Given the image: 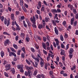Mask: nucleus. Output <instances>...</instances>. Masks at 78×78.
<instances>
[{"instance_id":"obj_1","label":"nucleus","mask_w":78,"mask_h":78,"mask_svg":"<svg viewBox=\"0 0 78 78\" xmlns=\"http://www.w3.org/2000/svg\"><path fill=\"white\" fill-rule=\"evenodd\" d=\"M30 21L32 22L33 24H32V26L34 28H37V26L36 25V18L34 16H33V19L32 18H30Z\"/></svg>"},{"instance_id":"obj_2","label":"nucleus","mask_w":78,"mask_h":78,"mask_svg":"<svg viewBox=\"0 0 78 78\" xmlns=\"http://www.w3.org/2000/svg\"><path fill=\"white\" fill-rule=\"evenodd\" d=\"M37 8L38 9H40L42 6V3L41 1L38 2V4H36Z\"/></svg>"},{"instance_id":"obj_3","label":"nucleus","mask_w":78,"mask_h":78,"mask_svg":"<svg viewBox=\"0 0 78 78\" xmlns=\"http://www.w3.org/2000/svg\"><path fill=\"white\" fill-rule=\"evenodd\" d=\"M4 23L5 25H6V24L7 27H8L9 25V23H10V20H7L5 18L4 20Z\"/></svg>"},{"instance_id":"obj_4","label":"nucleus","mask_w":78,"mask_h":78,"mask_svg":"<svg viewBox=\"0 0 78 78\" xmlns=\"http://www.w3.org/2000/svg\"><path fill=\"white\" fill-rule=\"evenodd\" d=\"M5 70L6 71H7V70H10L11 68V66L10 64H7L5 65Z\"/></svg>"},{"instance_id":"obj_5","label":"nucleus","mask_w":78,"mask_h":78,"mask_svg":"<svg viewBox=\"0 0 78 78\" xmlns=\"http://www.w3.org/2000/svg\"><path fill=\"white\" fill-rule=\"evenodd\" d=\"M28 76L30 78H31L32 76H33V73L31 72V71H28Z\"/></svg>"},{"instance_id":"obj_6","label":"nucleus","mask_w":78,"mask_h":78,"mask_svg":"<svg viewBox=\"0 0 78 78\" xmlns=\"http://www.w3.org/2000/svg\"><path fill=\"white\" fill-rule=\"evenodd\" d=\"M26 22L28 24V27H30L31 26V23L30 22L28 18H26Z\"/></svg>"},{"instance_id":"obj_7","label":"nucleus","mask_w":78,"mask_h":78,"mask_svg":"<svg viewBox=\"0 0 78 78\" xmlns=\"http://www.w3.org/2000/svg\"><path fill=\"white\" fill-rule=\"evenodd\" d=\"M9 40L7 39L4 42V45L5 46L7 45L8 44H9Z\"/></svg>"},{"instance_id":"obj_8","label":"nucleus","mask_w":78,"mask_h":78,"mask_svg":"<svg viewBox=\"0 0 78 78\" xmlns=\"http://www.w3.org/2000/svg\"><path fill=\"white\" fill-rule=\"evenodd\" d=\"M45 27L43 25L41 24H39L38 26V28L39 29H42V28H44Z\"/></svg>"},{"instance_id":"obj_9","label":"nucleus","mask_w":78,"mask_h":78,"mask_svg":"<svg viewBox=\"0 0 78 78\" xmlns=\"http://www.w3.org/2000/svg\"><path fill=\"white\" fill-rule=\"evenodd\" d=\"M42 45L43 46V48H44V50H47V48H46L47 47V46H46V44H45L44 43H42Z\"/></svg>"},{"instance_id":"obj_10","label":"nucleus","mask_w":78,"mask_h":78,"mask_svg":"<svg viewBox=\"0 0 78 78\" xmlns=\"http://www.w3.org/2000/svg\"><path fill=\"white\" fill-rule=\"evenodd\" d=\"M55 33L57 35H58V33H59V32L58 31V30L57 29V28L56 27H55Z\"/></svg>"},{"instance_id":"obj_11","label":"nucleus","mask_w":78,"mask_h":78,"mask_svg":"<svg viewBox=\"0 0 78 78\" xmlns=\"http://www.w3.org/2000/svg\"><path fill=\"white\" fill-rule=\"evenodd\" d=\"M11 19L12 20H14V14L13 13L11 14L10 15Z\"/></svg>"},{"instance_id":"obj_12","label":"nucleus","mask_w":78,"mask_h":78,"mask_svg":"<svg viewBox=\"0 0 78 78\" xmlns=\"http://www.w3.org/2000/svg\"><path fill=\"white\" fill-rule=\"evenodd\" d=\"M73 51H74V50H73V48H71L70 49V50L69 51V54H73Z\"/></svg>"},{"instance_id":"obj_13","label":"nucleus","mask_w":78,"mask_h":78,"mask_svg":"<svg viewBox=\"0 0 78 78\" xmlns=\"http://www.w3.org/2000/svg\"><path fill=\"white\" fill-rule=\"evenodd\" d=\"M26 69L27 70L28 72V71H31V68L28 66H26Z\"/></svg>"},{"instance_id":"obj_14","label":"nucleus","mask_w":78,"mask_h":78,"mask_svg":"<svg viewBox=\"0 0 78 78\" xmlns=\"http://www.w3.org/2000/svg\"><path fill=\"white\" fill-rule=\"evenodd\" d=\"M40 64L41 65V67H42L44 66V61H41L40 62Z\"/></svg>"},{"instance_id":"obj_15","label":"nucleus","mask_w":78,"mask_h":78,"mask_svg":"<svg viewBox=\"0 0 78 78\" xmlns=\"http://www.w3.org/2000/svg\"><path fill=\"white\" fill-rule=\"evenodd\" d=\"M74 18H72L71 19V25H73V23L74 22Z\"/></svg>"},{"instance_id":"obj_16","label":"nucleus","mask_w":78,"mask_h":78,"mask_svg":"<svg viewBox=\"0 0 78 78\" xmlns=\"http://www.w3.org/2000/svg\"><path fill=\"white\" fill-rule=\"evenodd\" d=\"M20 4L21 6H22L23 5V0H20Z\"/></svg>"},{"instance_id":"obj_17","label":"nucleus","mask_w":78,"mask_h":78,"mask_svg":"<svg viewBox=\"0 0 78 78\" xmlns=\"http://www.w3.org/2000/svg\"><path fill=\"white\" fill-rule=\"evenodd\" d=\"M38 72V71L37 69H35L34 71V73H33L34 75V76H36L37 75V72Z\"/></svg>"},{"instance_id":"obj_18","label":"nucleus","mask_w":78,"mask_h":78,"mask_svg":"<svg viewBox=\"0 0 78 78\" xmlns=\"http://www.w3.org/2000/svg\"><path fill=\"white\" fill-rule=\"evenodd\" d=\"M45 20L46 22H48L50 20V18L46 17L45 18Z\"/></svg>"},{"instance_id":"obj_19","label":"nucleus","mask_w":78,"mask_h":78,"mask_svg":"<svg viewBox=\"0 0 78 78\" xmlns=\"http://www.w3.org/2000/svg\"><path fill=\"white\" fill-rule=\"evenodd\" d=\"M1 57L2 58H3V56H4V55H5V54L4 53V52L3 51H1Z\"/></svg>"},{"instance_id":"obj_20","label":"nucleus","mask_w":78,"mask_h":78,"mask_svg":"<svg viewBox=\"0 0 78 78\" xmlns=\"http://www.w3.org/2000/svg\"><path fill=\"white\" fill-rule=\"evenodd\" d=\"M3 11H4V10L3 9H0V17H1V15L2 14V12H3Z\"/></svg>"},{"instance_id":"obj_21","label":"nucleus","mask_w":78,"mask_h":78,"mask_svg":"<svg viewBox=\"0 0 78 78\" xmlns=\"http://www.w3.org/2000/svg\"><path fill=\"white\" fill-rule=\"evenodd\" d=\"M23 24L24 27L26 28H27V27H28V25H27V24H26V23H25V20H23Z\"/></svg>"},{"instance_id":"obj_22","label":"nucleus","mask_w":78,"mask_h":78,"mask_svg":"<svg viewBox=\"0 0 78 78\" xmlns=\"http://www.w3.org/2000/svg\"><path fill=\"white\" fill-rule=\"evenodd\" d=\"M66 24H67V22H66V21H64L63 22L62 25H63L64 27H66Z\"/></svg>"},{"instance_id":"obj_23","label":"nucleus","mask_w":78,"mask_h":78,"mask_svg":"<svg viewBox=\"0 0 78 78\" xmlns=\"http://www.w3.org/2000/svg\"><path fill=\"white\" fill-rule=\"evenodd\" d=\"M53 25H55V26H56V21H54V20H52Z\"/></svg>"},{"instance_id":"obj_24","label":"nucleus","mask_w":78,"mask_h":78,"mask_svg":"<svg viewBox=\"0 0 78 78\" xmlns=\"http://www.w3.org/2000/svg\"><path fill=\"white\" fill-rule=\"evenodd\" d=\"M60 40L61 41H64V37H63V36L62 34L60 35Z\"/></svg>"},{"instance_id":"obj_25","label":"nucleus","mask_w":78,"mask_h":78,"mask_svg":"<svg viewBox=\"0 0 78 78\" xmlns=\"http://www.w3.org/2000/svg\"><path fill=\"white\" fill-rule=\"evenodd\" d=\"M21 50L24 52V53L25 54L26 53V52H25V47H23V48H21Z\"/></svg>"},{"instance_id":"obj_26","label":"nucleus","mask_w":78,"mask_h":78,"mask_svg":"<svg viewBox=\"0 0 78 78\" xmlns=\"http://www.w3.org/2000/svg\"><path fill=\"white\" fill-rule=\"evenodd\" d=\"M22 51V50H19L17 52V54L18 55H20V52Z\"/></svg>"},{"instance_id":"obj_27","label":"nucleus","mask_w":78,"mask_h":78,"mask_svg":"<svg viewBox=\"0 0 78 78\" xmlns=\"http://www.w3.org/2000/svg\"><path fill=\"white\" fill-rule=\"evenodd\" d=\"M17 67L18 69H21V67H23L22 66H20V65H18L17 66Z\"/></svg>"},{"instance_id":"obj_28","label":"nucleus","mask_w":78,"mask_h":78,"mask_svg":"<svg viewBox=\"0 0 78 78\" xmlns=\"http://www.w3.org/2000/svg\"><path fill=\"white\" fill-rule=\"evenodd\" d=\"M35 61H36L37 62H39V61L40 60V58H35Z\"/></svg>"},{"instance_id":"obj_29","label":"nucleus","mask_w":78,"mask_h":78,"mask_svg":"<svg viewBox=\"0 0 78 78\" xmlns=\"http://www.w3.org/2000/svg\"><path fill=\"white\" fill-rule=\"evenodd\" d=\"M34 62L35 64V66H34L35 67H37V66H38V62H37L35 61Z\"/></svg>"},{"instance_id":"obj_30","label":"nucleus","mask_w":78,"mask_h":78,"mask_svg":"<svg viewBox=\"0 0 78 78\" xmlns=\"http://www.w3.org/2000/svg\"><path fill=\"white\" fill-rule=\"evenodd\" d=\"M42 23H43V25L45 27V24H46V23H45V20H42Z\"/></svg>"},{"instance_id":"obj_31","label":"nucleus","mask_w":78,"mask_h":78,"mask_svg":"<svg viewBox=\"0 0 78 78\" xmlns=\"http://www.w3.org/2000/svg\"><path fill=\"white\" fill-rule=\"evenodd\" d=\"M69 44H67L66 46V49H65V50H67L68 49H69Z\"/></svg>"},{"instance_id":"obj_32","label":"nucleus","mask_w":78,"mask_h":78,"mask_svg":"<svg viewBox=\"0 0 78 78\" xmlns=\"http://www.w3.org/2000/svg\"><path fill=\"white\" fill-rule=\"evenodd\" d=\"M30 38L29 37H26V41L27 42H29V41H30Z\"/></svg>"},{"instance_id":"obj_33","label":"nucleus","mask_w":78,"mask_h":78,"mask_svg":"<svg viewBox=\"0 0 78 78\" xmlns=\"http://www.w3.org/2000/svg\"><path fill=\"white\" fill-rule=\"evenodd\" d=\"M4 75H5V76L6 77H9V76L8 75V73H6V72H4Z\"/></svg>"},{"instance_id":"obj_34","label":"nucleus","mask_w":78,"mask_h":78,"mask_svg":"<svg viewBox=\"0 0 78 78\" xmlns=\"http://www.w3.org/2000/svg\"><path fill=\"white\" fill-rule=\"evenodd\" d=\"M50 54H48V56H47V61H48L50 60Z\"/></svg>"},{"instance_id":"obj_35","label":"nucleus","mask_w":78,"mask_h":78,"mask_svg":"<svg viewBox=\"0 0 78 78\" xmlns=\"http://www.w3.org/2000/svg\"><path fill=\"white\" fill-rule=\"evenodd\" d=\"M3 34H5V35H8V36H10V34L6 32L5 31L3 33Z\"/></svg>"},{"instance_id":"obj_36","label":"nucleus","mask_w":78,"mask_h":78,"mask_svg":"<svg viewBox=\"0 0 78 78\" xmlns=\"http://www.w3.org/2000/svg\"><path fill=\"white\" fill-rule=\"evenodd\" d=\"M15 14L16 16H18L20 14V12L19 11H17L15 12Z\"/></svg>"},{"instance_id":"obj_37","label":"nucleus","mask_w":78,"mask_h":78,"mask_svg":"<svg viewBox=\"0 0 78 78\" xmlns=\"http://www.w3.org/2000/svg\"><path fill=\"white\" fill-rule=\"evenodd\" d=\"M13 47H14V48H15V49H16V50L17 49V48H18L17 47V46L16 44H13Z\"/></svg>"},{"instance_id":"obj_38","label":"nucleus","mask_w":78,"mask_h":78,"mask_svg":"<svg viewBox=\"0 0 78 78\" xmlns=\"http://www.w3.org/2000/svg\"><path fill=\"white\" fill-rule=\"evenodd\" d=\"M76 69V66L74 65L73 66V67L71 68V70L72 71H73V70H74V69Z\"/></svg>"},{"instance_id":"obj_39","label":"nucleus","mask_w":78,"mask_h":78,"mask_svg":"<svg viewBox=\"0 0 78 78\" xmlns=\"http://www.w3.org/2000/svg\"><path fill=\"white\" fill-rule=\"evenodd\" d=\"M20 72H21V73H23V72H24V71L23 70V67H21V68H20Z\"/></svg>"},{"instance_id":"obj_40","label":"nucleus","mask_w":78,"mask_h":78,"mask_svg":"<svg viewBox=\"0 0 78 78\" xmlns=\"http://www.w3.org/2000/svg\"><path fill=\"white\" fill-rule=\"evenodd\" d=\"M10 49L11 50H12V51L15 52V53H16V51H15V50H14V49H13L12 48H10Z\"/></svg>"},{"instance_id":"obj_41","label":"nucleus","mask_w":78,"mask_h":78,"mask_svg":"<svg viewBox=\"0 0 78 78\" xmlns=\"http://www.w3.org/2000/svg\"><path fill=\"white\" fill-rule=\"evenodd\" d=\"M11 71H12V73H13V74H14V73H15V69H14V68H13L11 70Z\"/></svg>"},{"instance_id":"obj_42","label":"nucleus","mask_w":78,"mask_h":78,"mask_svg":"<svg viewBox=\"0 0 78 78\" xmlns=\"http://www.w3.org/2000/svg\"><path fill=\"white\" fill-rule=\"evenodd\" d=\"M57 13H60L61 12V10L59 9H57Z\"/></svg>"},{"instance_id":"obj_43","label":"nucleus","mask_w":78,"mask_h":78,"mask_svg":"<svg viewBox=\"0 0 78 78\" xmlns=\"http://www.w3.org/2000/svg\"><path fill=\"white\" fill-rule=\"evenodd\" d=\"M13 52H9V56L10 57L11 56H13Z\"/></svg>"},{"instance_id":"obj_44","label":"nucleus","mask_w":78,"mask_h":78,"mask_svg":"<svg viewBox=\"0 0 78 78\" xmlns=\"http://www.w3.org/2000/svg\"><path fill=\"white\" fill-rule=\"evenodd\" d=\"M26 62L28 64H29V65H30V64H31V63H30V61H29L27 59L26 60Z\"/></svg>"},{"instance_id":"obj_45","label":"nucleus","mask_w":78,"mask_h":78,"mask_svg":"<svg viewBox=\"0 0 78 78\" xmlns=\"http://www.w3.org/2000/svg\"><path fill=\"white\" fill-rule=\"evenodd\" d=\"M8 9L9 12H11V11H12V8H11L9 7H8Z\"/></svg>"},{"instance_id":"obj_46","label":"nucleus","mask_w":78,"mask_h":78,"mask_svg":"<svg viewBox=\"0 0 78 78\" xmlns=\"http://www.w3.org/2000/svg\"><path fill=\"white\" fill-rule=\"evenodd\" d=\"M21 56L22 58H25V54H24V53H23L21 54Z\"/></svg>"},{"instance_id":"obj_47","label":"nucleus","mask_w":78,"mask_h":78,"mask_svg":"<svg viewBox=\"0 0 78 78\" xmlns=\"http://www.w3.org/2000/svg\"><path fill=\"white\" fill-rule=\"evenodd\" d=\"M76 25H77V21H75L73 23L74 26L76 27Z\"/></svg>"},{"instance_id":"obj_48","label":"nucleus","mask_w":78,"mask_h":78,"mask_svg":"<svg viewBox=\"0 0 78 78\" xmlns=\"http://www.w3.org/2000/svg\"><path fill=\"white\" fill-rule=\"evenodd\" d=\"M35 18L36 20H38L39 19V16L37 14L35 15Z\"/></svg>"},{"instance_id":"obj_49","label":"nucleus","mask_w":78,"mask_h":78,"mask_svg":"<svg viewBox=\"0 0 78 78\" xmlns=\"http://www.w3.org/2000/svg\"><path fill=\"white\" fill-rule=\"evenodd\" d=\"M16 30L20 31V27H16Z\"/></svg>"},{"instance_id":"obj_50","label":"nucleus","mask_w":78,"mask_h":78,"mask_svg":"<svg viewBox=\"0 0 78 78\" xmlns=\"http://www.w3.org/2000/svg\"><path fill=\"white\" fill-rule=\"evenodd\" d=\"M24 75L26 76H27L28 75V72H27V71H25V72Z\"/></svg>"},{"instance_id":"obj_51","label":"nucleus","mask_w":78,"mask_h":78,"mask_svg":"<svg viewBox=\"0 0 78 78\" xmlns=\"http://www.w3.org/2000/svg\"><path fill=\"white\" fill-rule=\"evenodd\" d=\"M45 10V8L44 7H42L41 9V11L42 12H44V10Z\"/></svg>"},{"instance_id":"obj_52","label":"nucleus","mask_w":78,"mask_h":78,"mask_svg":"<svg viewBox=\"0 0 78 78\" xmlns=\"http://www.w3.org/2000/svg\"><path fill=\"white\" fill-rule=\"evenodd\" d=\"M37 14H39V15H41V11H40V10H37Z\"/></svg>"},{"instance_id":"obj_53","label":"nucleus","mask_w":78,"mask_h":78,"mask_svg":"<svg viewBox=\"0 0 78 78\" xmlns=\"http://www.w3.org/2000/svg\"><path fill=\"white\" fill-rule=\"evenodd\" d=\"M69 58H70V59H72V57H73V55L70 54L69 55Z\"/></svg>"},{"instance_id":"obj_54","label":"nucleus","mask_w":78,"mask_h":78,"mask_svg":"<svg viewBox=\"0 0 78 78\" xmlns=\"http://www.w3.org/2000/svg\"><path fill=\"white\" fill-rule=\"evenodd\" d=\"M31 50L33 53H34V52H35V50H34V49L33 48H31Z\"/></svg>"},{"instance_id":"obj_55","label":"nucleus","mask_w":78,"mask_h":78,"mask_svg":"<svg viewBox=\"0 0 78 78\" xmlns=\"http://www.w3.org/2000/svg\"><path fill=\"white\" fill-rule=\"evenodd\" d=\"M73 12L75 14H76L77 12H76V10L75 9H73Z\"/></svg>"},{"instance_id":"obj_56","label":"nucleus","mask_w":78,"mask_h":78,"mask_svg":"<svg viewBox=\"0 0 78 78\" xmlns=\"http://www.w3.org/2000/svg\"><path fill=\"white\" fill-rule=\"evenodd\" d=\"M48 67V64H45L44 68L46 70H47Z\"/></svg>"},{"instance_id":"obj_57","label":"nucleus","mask_w":78,"mask_h":78,"mask_svg":"<svg viewBox=\"0 0 78 78\" xmlns=\"http://www.w3.org/2000/svg\"><path fill=\"white\" fill-rule=\"evenodd\" d=\"M25 34L23 33H21V37H24V36H25Z\"/></svg>"},{"instance_id":"obj_58","label":"nucleus","mask_w":78,"mask_h":78,"mask_svg":"<svg viewBox=\"0 0 78 78\" xmlns=\"http://www.w3.org/2000/svg\"><path fill=\"white\" fill-rule=\"evenodd\" d=\"M61 47L62 48H65V46L62 43L61 44Z\"/></svg>"},{"instance_id":"obj_59","label":"nucleus","mask_w":78,"mask_h":78,"mask_svg":"<svg viewBox=\"0 0 78 78\" xmlns=\"http://www.w3.org/2000/svg\"><path fill=\"white\" fill-rule=\"evenodd\" d=\"M43 40L44 42H46L47 41V39H46V37H43Z\"/></svg>"},{"instance_id":"obj_60","label":"nucleus","mask_w":78,"mask_h":78,"mask_svg":"<svg viewBox=\"0 0 78 78\" xmlns=\"http://www.w3.org/2000/svg\"><path fill=\"white\" fill-rule=\"evenodd\" d=\"M59 63L60 64V67H61V68H62V67H63V65L62 64V63L61 62H59Z\"/></svg>"},{"instance_id":"obj_61","label":"nucleus","mask_w":78,"mask_h":78,"mask_svg":"<svg viewBox=\"0 0 78 78\" xmlns=\"http://www.w3.org/2000/svg\"><path fill=\"white\" fill-rule=\"evenodd\" d=\"M15 40L17 41L19 40V36H17L15 37Z\"/></svg>"},{"instance_id":"obj_62","label":"nucleus","mask_w":78,"mask_h":78,"mask_svg":"<svg viewBox=\"0 0 78 78\" xmlns=\"http://www.w3.org/2000/svg\"><path fill=\"white\" fill-rule=\"evenodd\" d=\"M37 78H41V74H38L37 76Z\"/></svg>"},{"instance_id":"obj_63","label":"nucleus","mask_w":78,"mask_h":78,"mask_svg":"<svg viewBox=\"0 0 78 78\" xmlns=\"http://www.w3.org/2000/svg\"><path fill=\"white\" fill-rule=\"evenodd\" d=\"M43 51L44 54H45V55H47V52H46V51H45V50H43Z\"/></svg>"},{"instance_id":"obj_64","label":"nucleus","mask_w":78,"mask_h":78,"mask_svg":"<svg viewBox=\"0 0 78 78\" xmlns=\"http://www.w3.org/2000/svg\"><path fill=\"white\" fill-rule=\"evenodd\" d=\"M75 18L76 19H78V13L76 14Z\"/></svg>"}]
</instances>
